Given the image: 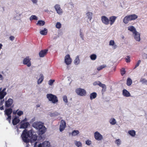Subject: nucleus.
<instances>
[{
    "label": "nucleus",
    "instance_id": "obj_34",
    "mask_svg": "<svg viewBox=\"0 0 147 147\" xmlns=\"http://www.w3.org/2000/svg\"><path fill=\"white\" fill-rule=\"evenodd\" d=\"M79 133V131L78 130H74L72 131L71 134L73 136H75L78 134Z\"/></svg>",
    "mask_w": 147,
    "mask_h": 147
},
{
    "label": "nucleus",
    "instance_id": "obj_52",
    "mask_svg": "<svg viewBox=\"0 0 147 147\" xmlns=\"http://www.w3.org/2000/svg\"><path fill=\"white\" fill-rule=\"evenodd\" d=\"M80 36L82 38V39H84V37H83V35L82 32L80 31Z\"/></svg>",
    "mask_w": 147,
    "mask_h": 147
},
{
    "label": "nucleus",
    "instance_id": "obj_14",
    "mask_svg": "<svg viewBox=\"0 0 147 147\" xmlns=\"http://www.w3.org/2000/svg\"><path fill=\"white\" fill-rule=\"evenodd\" d=\"M101 20L102 22L106 25L109 24V19L105 16H102L101 17Z\"/></svg>",
    "mask_w": 147,
    "mask_h": 147
},
{
    "label": "nucleus",
    "instance_id": "obj_32",
    "mask_svg": "<svg viewBox=\"0 0 147 147\" xmlns=\"http://www.w3.org/2000/svg\"><path fill=\"white\" fill-rule=\"evenodd\" d=\"M109 122L112 125H115L116 123L115 119L114 118H111L109 120Z\"/></svg>",
    "mask_w": 147,
    "mask_h": 147
},
{
    "label": "nucleus",
    "instance_id": "obj_5",
    "mask_svg": "<svg viewBox=\"0 0 147 147\" xmlns=\"http://www.w3.org/2000/svg\"><path fill=\"white\" fill-rule=\"evenodd\" d=\"M12 109L11 108L7 109L4 111L5 114L8 117L6 120L8 121L9 123H10L11 120V114L12 112Z\"/></svg>",
    "mask_w": 147,
    "mask_h": 147
},
{
    "label": "nucleus",
    "instance_id": "obj_23",
    "mask_svg": "<svg viewBox=\"0 0 147 147\" xmlns=\"http://www.w3.org/2000/svg\"><path fill=\"white\" fill-rule=\"evenodd\" d=\"M97 94L95 92H93L91 93L90 94V99L91 100H92L94 99H95L97 96Z\"/></svg>",
    "mask_w": 147,
    "mask_h": 147
},
{
    "label": "nucleus",
    "instance_id": "obj_20",
    "mask_svg": "<svg viewBox=\"0 0 147 147\" xmlns=\"http://www.w3.org/2000/svg\"><path fill=\"white\" fill-rule=\"evenodd\" d=\"M2 88H0V100L3 99L5 96L6 95V92H3L1 91Z\"/></svg>",
    "mask_w": 147,
    "mask_h": 147
},
{
    "label": "nucleus",
    "instance_id": "obj_58",
    "mask_svg": "<svg viewBox=\"0 0 147 147\" xmlns=\"http://www.w3.org/2000/svg\"><path fill=\"white\" fill-rule=\"evenodd\" d=\"M141 62V61L140 60H139L138 61L137 63H138V64H140Z\"/></svg>",
    "mask_w": 147,
    "mask_h": 147
},
{
    "label": "nucleus",
    "instance_id": "obj_26",
    "mask_svg": "<svg viewBox=\"0 0 147 147\" xmlns=\"http://www.w3.org/2000/svg\"><path fill=\"white\" fill-rule=\"evenodd\" d=\"M88 19L91 20L92 19L93 14L92 12H88L86 13Z\"/></svg>",
    "mask_w": 147,
    "mask_h": 147
},
{
    "label": "nucleus",
    "instance_id": "obj_17",
    "mask_svg": "<svg viewBox=\"0 0 147 147\" xmlns=\"http://www.w3.org/2000/svg\"><path fill=\"white\" fill-rule=\"evenodd\" d=\"M117 18V17L114 16H111L110 17L109 20V22H110V24L111 25H112L113 24Z\"/></svg>",
    "mask_w": 147,
    "mask_h": 147
},
{
    "label": "nucleus",
    "instance_id": "obj_44",
    "mask_svg": "<svg viewBox=\"0 0 147 147\" xmlns=\"http://www.w3.org/2000/svg\"><path fill=\"white\" fill-rule=\"evenodd\" d=\"M121 140L119 139H118L116 140L115 142V143L118 146H119L121 144Z\"/></svg>",
    "mask_w": 147,
    "mask_h": 147
},
{
    "label": "nucleus",
    "instance_id": "obj_10",
    "mask_svg": "<svg viewBox=\"0 0 147 147\" xmlns=\"http://www.w3.org/2000/svg\"><path fill=\"white\" fill-rule=\"evenodd\" d=\"M72 61L70 55L69 54L66 55L65 57V62L66 64L69 65L71 63Z\"/></svg>",
    "mask_w": 147,
    "mask_h": 147
},
{
    "label": "nucleus",
    "instance_id": "obj_31",
    "mask_svg": "<svg viewBox=\"0 0 147 147\" xmlns=\"http://www.w3.org/2000/svg\"><path fill=\"white\" fill-rule=\"evenodd\" d=\"M115 42L113 40H111L109 42V45L110 46H113L114 45L113 48L114 49H115L116 48L117 46L116 45H115Z\"/></svg>",
    "mask_w": 147,
    "mask_h": 147
},
{
    "label": "nucleus",
    "instance_id": "obj_13",
    "mask_svg": "<svg viewBox=\"0 0 147 147\" xmlns=\"http://www.w3.org/2000/svg\"><path fill=\"white\" fill-rule=\"evenodd\" d=\"M13 102V100L12 99L9 98L5 102V105L6 107H11Z\"/></svg>",
    "mask_w": 147,
    "mask_h": 147
},
{
    "label": "nucleus",
    "instance_id": "obj_33",
    "mask_svg": "<svg viewBox=\"0 0 147 147\" xmlns=\"http://www.w3.org/2000/svg\"><path fill=\"white\" fill-rule=\"evenodd\" d=\"M132 83V81L130 78H128L127 81V84L128 86H130Z\"/></svg>",
    "mask_w": 147,
    "mask_h": 147
},
{
    "label": "nucleus",
    "instance_id": "obj_49",
    "mask_svg": "<svg viewBox=\"0 0 147 147\" xmlns=\"http://www.w3.org/2000/svg\"><path fill=\"white\" fill-rule=\"evenodd\" d=\"M102 93H104L106 89V87L105 85V87H102Z\"/></svg>",
    "mask_w": 147,
    "mask_h": 147
},
{
    "label": "nucleus",
    "instance_id": "obj_59",
    "mask_svg": "<svg viewBox=\"0 0 147 147\" xmlns=\"http://www.w3.org/2000/svg\"><path fill=\"white\" fill-rule=\"evenodd\" d=\"M37 143V142H35L34 145V147H36V144Z\"/></svg>",
    "mask_w": 147,
    "mask_h": 147
},
{
    "label": "nucleus",
    "instance_id": "obj_53",
    "mask_svg": "<svg viewBox=\"0 0 147 147\" xmlns=\"http://www.w3.org/2000/svg\"><path fill=\"white\" fill-rule=\"evenodd\" d=\"M32 1L34 3H37L38 0H32Z\"/></svg>",
    "mask_w": 147,
    "mask_h": 147
},
{
    "label": "nucleus",
    "instance_id": "obj_41",
    "mask_svg": "<svg viewBox=\"0 0 147 147\" xmlns=\"http://www.w3.org/2000/svg\"><path fill=\"white\" fill-rule=\"evenodd\" d=\"M121 74L122 76H123L126 72L125 69L124 68H122L121 70Z\"/></svg>",
    "mask_w": 147,
    "mask_h": 147
},
{
    "label": "nucleus",
    "instance_id": "obj_27",
    "mask_svg": "<svg viewBox=\"0 0 147 147\" xmlns=\"http://www.w3.org/2000/svg\"><path fill=\"white\" fill-rule=\"evenodd\" d=\"M40 76V78L38 79L37 81V83L38 84L41 83L44 79V76L42 74H41Z\"/></svg>",
    "mask_w": 147,
    "mask_h": 147
},
{
    "label": "nucleus",
    "instance_id": "obj_4",
    "mask_svg": "<svg viewBox=\"0 0 147 147\" xmlns=\"http://www.w3.org/2000/svg\"><path fill=\"white\" fill-rule=\"evenodd\" d=\"M47 97L49 100L51 102L55 104L57 103L58 101L57 96L52 94H47Z\"/></svg>",
    "mask_w": 147,
    "mask_h": 147
},
{
    "label": "nucleus",
    "instance_id": "obj_8",
    "mask_svg": "<svg viewBox=\"0 0 147 147\" xmlns=\"http://www.w3.org/2000/svg\"><path fill=\"white\" fill-rule=\"evenodd\" d=\"M26 120L24 119L20 123V128L26 129L27 128L28 126L30 125L28 122H26Z\"/></svg>",
    "mask_w": 147,
    "mask_h": 147
},
{
    "label": "nucleus",
    "instance_id": "obj_36",
    "mask_svg": "<svg viewBox=\"0 0 147 147\" xmlns=\"http://www.w3.org/2000/svg\"><path fill=\"white\" fill-rule=\"evenodd\" d=\"M140 82H141L142 84H145L147 85V80L142 78L140 79Z\"/></svg>",
    "mask_w": 147,
    "mask_h": 147
},
{
    "label": "nucleus",
    "instance_id": "obj_18",
    "mask_svg": "<svg viewBox=\"0 0 147 147\" xmlns=\"http://www.w3.org/2000/svg\"><path fill=\"white\" fill-rule=\"evenodd\" d=\"M123 95L126 97H129L131 96L130 93L126 90L123 89L122 91Z\"/></svg>",
    "mask_w": 147,
    "mask_h": 147
},
{
    "label": "nucleus",
    "instance_id": "obj_37",
    "mask_svg": "<svg viewBox=\"0 0 147 147\" xmlns=\"http://www.w3.org/2000/svg\"><path fill=\"white\" fill-rule=\"evenodd\" d=\"M106 67V65H102L100 66L99 67H98L97 68V69L98 71H100V70L104 68H105Z\"/></svg>",
    "mask_w": 147,
    "mask_h": 147
},
{
    "label": "nucleus",
    "instance_id": "obj_45",
    "mask_svg": "<svg viewBox=\"0 0 147 147\" xmlns=\"http://www.w3.org/2000/svg\"><path fill=\"white\" fill-rule=\"evenodd\" d=\"M55 80H50L49 81V84L50 86H52Z\"/></svg>",
    "mask_w": 147,
    "mask_h": 147
},
{
    "label": "nucleus",
    "instance_id": "obj_25",
    "mask_svg": "<svg viewBox=\"0 0 147 147\" xmlns=\"http://www.w3.org/2000/svg\"><path fill=\"white\" fill-rule=\"evenodd\" d=\"M40 33L43 35H46L47 33V30L46 28H45L43 30H41L40 31Z\"/></svg>",
    "mask_w": 147,
    "mask_h": 147
},
{
    "label": "nucleus",
    "instance_id": "obj_39",
    "mask_svg": "<svg viewBox=\"0 0 147 147\" xmlns=\"http://www.w3.org/2000/svg\"><path fill=\"white\" fill-rule=\"evenodd\" d=\"M30 20H37L38 19L37 17L35 15L32 16L30 18Z\"/></svg>",
    "mask_w": 147,
    "mask_h": 147
},
{
    "label": "nucleus",
    "instance_id": "obj_57",
    "mask_svg": "<svg viewBox=\"0 0 147 147\" xmlns=\"http://www.w3.org/2000/svg\"><path fill=\"white\" fill-rule=\"evenodd\" d=\"M6 88H4L3 89V90H1V91H2L3 92H6L5 91V90H6Z\"/></svg>",
    "mask_w": 147,
    "mask_h": 147
},
{
    "label": "nucleus",
    "instance_id": "obj_19",
    "mask_svg": "<svg viewBox=\"0 0 147 147\" xmlns=\"http://www.w3.org/2000/svg\"><path fill=\"white\" fill-rule=\"evenodd\" d=\"M37 136L35 135H33L32 132V135L30 137V142L31 143L34 142L37 140Z\"/></svg>",
    "mask_w": 147,
    "mask_h": 147
},
{
    "label": "nucleus",
    "instance_id": "obj_6",
    "mask_svg": "<svg viewBox=\"0 0 147 147\" xmlns=\"http://www.w3.org/2000/svg\"><path fill=\"white\" fill-rule=\"evenodd\" d=\"M76 92L78 95L81 96H85L86 93L85 90L80 88L76 89Z\"/></svg>",
    "mask_w": 147,
    "mask_h": 147
},
{
    "label": "nucleus",
    "instance_id": "obj_43",
    "mask_svg": "<svg viewBox=\"0 0 147 147\" xmlns=\"http://www.w3.org/2000/svg\"><path fill=\"white\" fill-rule=\"evenodd\" d=\"M63 101L66 103L68 102V100L67 98V97L65 95L63 97Z\"/></svg>",
    "mask_w": 147,
    "mask_h": 147
},
{
    "label": "nucleus",
    "instance_id": "obj_42",
    "mask_svg": "<svg viewBox=\"0 0 147 147\" xmlns=\"http://www.w3.org/2000/svg\"><path fill=\"white\" fill-rule=\"evenodd\" d=\"M61 26V24L59 22H57L56 25V28L58 29L60 28Z\"/></svg>",
    "mask_w": 147,
    "mask_h": 147
},
{
    "label": "nucleus",
    "instance_id": "obj_48",
    "mask_svg": "<svg viewBox=\"0 0 147 147\" xmlns=\"http://www.w3.org/2000/svg\"><path fill=\"white\" fill-rule=\"evenodd\" d=\"M86 143L87 145H90L91 144V141L88 140L86 141Z\"/></svg>",
    "mask_w": 147,
    "mask_h": 147
},
{
    "label": "nucleus",
    "instance_id": "obj_28",
    "mask_svg": "<svg viewBox=\"0 0 147 147\" xmlns=\"http://www.w3.org/2000/svg\"><path fill=\"white\" fill-rule=\"evenodd\" d=\"M128 30L133 32V33H135V31H136L135 28L133 26L128 27Z\"/></svg>",
    "mask_w": 147,
    "mask_h": 147
},
{
    "label": "nucleus",
    "instance_id": "obj_50",
    "mask_svg": "<svg viewBox=\"0 0 147 147\" xmlns=\"http://www.w3.org/2000/svg\"><path fill=\"white\" fill-rule=\"evenodd\" d=\"M4 99H3V100H1L0 101V106H1L3 105V102H4Z\"/></svg>",
    "mask_w": 147,
    "mask_h": 147
},
{
    "label": "nucleus",
    "instance_id": "obj_60",
    "mask_svg": "<svg viewBox=\"0 0 147 147\" xmlns=\"http://www.w3.org/2000/svg\"><path fill=\"white\" fill-rule=\"evenodd\" d=\"M2 45L1 44H0V49L2 48Z\"/></svg>",
    "mask_w": 147,
    "mask_h": 147
},
{
    "label": "nucleus",
    "instance_id": "obj_21",
    "mask_svg": "<svg viewBox=\"0 0 147 147\" xmlns=\"http://www.w3.org/2000/svg\"><path fill=\"white\" fill-rule=\"evenodd\" d=\"M20 121V119L17 117H15L12 120V123L13 125H16Z\"/></svg>",
    "mask_w": 147,
    "mask_h": 147
},
{
    "label": "nucleus",
    "instance_id": "obj_2",
    "mask_svg": "<svg viewBox=\"0 0 147 147\" xmlns=\"http://www.w3.org/2000/svg\"><path fill=\"white\" fill-rule=\"evenodd\" d=\"M32 135V131L31 130L28 131L26 129H25L22 132L21 135L23 141L25 143H28L30 142L28 138L31 137Z\"/></svg>",
    "mask_w": 147,
    "mask_h": 147
},
{
    "label": "nucleus",
    "instance_id": "obj_16",
    "mask_svg": "<svg viewBox=\"0 0 147 147\" xmlns=\"http://www.w3.org/2000/svg\"><path fill=\"white\" fill-rule=\"evenodd\" d=\"M47 51L48 50L47 49L41 50L39 53V56L40 57H44L46 55Z\"/></svg>",
    "mask_w": 147,
    "mask_h": 147
},
{
    "label": "nucleus",
    "instance_id": "obj_24",
    "mask_svg": "<svg viewBox=\"0 0 147 147\" xmlns=\"http://www.w3.org/2000/svg\"><path fill=\"white\" fill-rule=\"evenodd\" d=\"M128 133L130 136L132 137H134L136 134L135 131L133 130L129 131Z\"/></svg>",
    "mask_w": 147,
    "mask_h": 147
},
{
    "label": "nucleus",
    "instance_id": "obj_3",
    "mask_svg": "<svg viewBox=\"0 0 147 147\" xmlns=\"http://www.w3.org/2000/svg\"><path fill=\"white\" fill-rule=\"evenodd\" d=\"M137 18L138 16L135 14L127 15L124 18L123 22L125 24H127L129 21L134 20Z\"/></svg>",
    "mask_w": 147,
    "mask_h": 147
},
{
    "label": "nucleus",
    "instance_id": "obj_12",
    "mask_svg": "<svg viewBox=\"0 0 147 147\" xmlns=\"http://www.w3.org/2000/svg\"><path fill=\"white\" fill-rule=\"evenodd\" d=\"M55 8L57 13L59 15H61L63 13L62 10L61 9L60 5H56L54 6Z\"/></svg>",
    "mask_w": 147,
    "mask_h": 147
},
{
    "label": "nucleus",
    "instance_id": "obj_55",
    "mask_svg": "<svg viewBox=\"0 0 147 147\" xmlns=\"http://www.w3.org/2000/svg\"><path fill=\"white\" fill-rule=\"evenodd\" d=\"M139 64H138V63H137V64H136V65H135V66L134 68V69H135L137 67H138L139 65Z\"/></svg>",
    "mask_w": 147,
    "mask_h": 147
},
{
    "label": "nucleus",
    "instance_id": "obj_54",
    "mask_svg": "<svg viewBox=\"0 0 147 147\" xmlns=\"http://www.w3.org/2000/svg\"><path fill=\"white\" fill-rule=\"evenodd\" d=\"M19 110V109H18L16 111H14L13 112V114H14V115H16V113L17 114V111H18V110Z\"/></svg>",
    "mask_w": 147,
    "mask_h": 147
},
{
    "label": "nucleus",
    "instance_id": "obj_61",
    "mask_svg": "<svg viewBox=\"0 0 147 147\" xmlns=\"http://www.w3.org/2000/svg\"><path fill=\"white\" fill-rule=\"evenodd\" d=\"M36 107H40V105H36Z\"/></svg>",
    "mask_w": 147,
    "mask_h": 147
},
{
    "label": "nucleus",
    "instance_id": "obj_30",
    "mask_svg": "<svg viewBox=\"0 0 147 147\" xmlns=\"http://www.w3.org/2000/svg\"><path fill=\"white\" fill-rule=\"evenodd\" d=\"M80 62V60L79 59L78 56H77L74 61V63L76 65H77Z\"/></svg>",
    "mask_w": 147,
    "mask_h": 147
},
{
    "label": "nucleus",
    "instance_id": "obj_56",
    "mask_svg": "<svg viewBox=\"0 0 147 147\" xmlns=\"http://www.w3.org/2000/svg\"><path fill=\"white\" fill-rule=\"evenodd\" d=\"M0 110H4V108L3 106H2L0 107Z\"/></svg>",
    "mask_w": 147,
    "mask_h": 147
},
{
    "label": "nucleus",
    "instance_id": "obj_11",
    "mask_svg": "<svg viewBox=\"0 0 147 147\" xmlns=\"http://www.w3.org/2000/svg\"><path fill=\"white\" fill-rule=\"evenodd\" d=\"M94 136L95 139L98 140H101L103 139L102 136L98 131L94 133Z\"/></svg>",
    "mask_w": 147,
    "mask_h": 147
},
{
    "label": "nucleus",
    "instance_id": "obj_40",
    "mask_svg": "<svg viewBox=\"0 0 147 147\" xmlns=\"http://www.w3.org/2000/svg\"><path fill=\"white\" fill-rule=\"evenodd\" d=\"M75 144L78 147L81 146L82 145V143L80 142H78L76 141H75Z\"/></svg>",
    "mask_w": 147,
    "mask_h": 147
},
{
    "label": "nucleus",
    "instance_id": "obj_35",
    "mask_svg": "<svg viewBox=\"0 0 147 147\" xmlns=\"http://www.w3.org/2000/svg\"><path fill=\"white\" fill-rule=\"evenodd\" d=\"M49 142L48 141H45L44 142L42 143V144L40 143L38 146V147H43V145L44 144H46L47 146L48 143H49Z\"/></svg>",
    "mask_w": 147,
    "mask_h": 147
},
{
    "label": "nucleus",
    "instance_id": "obj_7",
    "mask_svg": "<svg viewBox=\"0 0 147 147\" xmlns=\"http://www.w3.org/2000/svg\"><path fill=\"white\" fill-rule=\"evenodd\" d=\"M31 59L29 57H27L24 58L23 61V63L26 65L28 67H30L31 65Z\"/></svg>",
    "mask_w": 147,
    "mask_h": 147
},
{
    "label": "nucleus",
    "instance_id": "obj_1",
    "mask_svg": "<svg viewBox=\"0 0 147 147\" xmlns=\"http://www.w3.org/2000/svg\"><path fill=\"white\" fill-rule=\"evenodd\" d=\"M33 126L38 130L39 135H42L44 134L47 130L45 127L39 122H34L33 124Z\"/></svg>",
    "mask_w": 147,
    "mask_h": 147
},
{
    "label": "nucleus",
    "instance_id": "obj_15",
    "mask_svg": "<svg viewBox=\"0 0 147 147\" xmlns=\"http://www.w3.org/2000/svg\"><path fill=\"white\" fill-rule=\"evenodd\" d=\"M134 34V38L135 39L138 41H140V34L137 31H135Z\"/></svg>",
    "mask_w": 147,
    "mask_h": 147
},
{
    "label": "nucleus",
    "instance_id": "obj_63",
    "mask_svg": "<svg viewBox=\"0 0 147 147\" xmlns=\"http://www.w3.org/2000/svg\"><path fill=\"white\" fill-rule=\"evenodd\" d=\"M26 147H28L27 145Z\"/></svg>",
    "mask_w": 147,
    "mask_h": 147
},
{
    "label": "nucleus",
    "instance_id": "obj_22",
    "mask_svg": "<svg viewBox=\"0 0 147 147\" xmlns=\"http://www.w3.org/2000/svg\"><path fill=\"white\" fill-rule=\"evenodd\" d=\"M93 85H98L100 86L101 87H105V84H102L100 81H98V82H96L94 83Z\"/></svg>",
    "mask_w": 147,
    "mask_h": 147
},
{
    "label": "nucleus",
    "instance_id": "obj_9",
    "mask_svg": "<svg viewBox=\"0 0 147 147\" xmlns=\"http://www.w3.org/2000/svg\"><path fill=\"white\" fill-rule=\"evenodd\" d=\"M66 126V123L65 121L63 120H61L59 127L60 131L61 132L64 130Z\"/></svg>",
    "mask_w": 147,
    "mask_h": 147
},
{
    "label": "nucleus",
    "instance_id": "obj_51",
    "mask_svg": "<svg viewBox=\"0 0 147 147\" xmlns=\"http://www.w3.org/2000/svg\"><path fill=\"white\" fill-rule=\"evenodd\" d=\"M14 37L12 36H11L10 37H9V39L10 40H14Z\"/></svg>",
    "mask_w": 147,
    "mask_h": 147
},
{
    "label": "nucleus",
    "instance_id": "obj_47",
    "mask_svg": "<svg viewBox=\"0 0 147 147\" xmlns=\"http://www.w3.org/2000/svg\"><path fill=\"white\" fill-rule=\"evenodd\" d=\"M125 61L127 63H128L130 62V57L129 56H127V58L125 59Z\"/></svg>",
    "mask_w": 147,
    "mask_h": 147
},
{
    "label": "nucleus",
    "instance_id": "obj_38",
    "mask_svg": "<svg viewBox=\"0 0 147 147\" xmlns=\"http://www.w3.org/2000/svg\"><path fill=\"white\" fill-rule=\"evenodd\" d=\"M91 59L92 60H95L96 58V56L95 54H93L90 56Z\"/></svg>",
    "mask_w": 147,
    "mask_h": 147
},
{
    "label": "nucleus",
    "instance_id": "obj_46",
    "mask_svg": "<svg viewBox=\"0 0 147 147\" xmlns=\"http://www.w3.org/2000/svg\"><path fill=\"white\" fill-rule=\"evenodd\" d=\"M23 114V112L22 111H19L17 113V114L19 116H21Z\"/></svg>",
    "mask_w": 147,
    "mask_h": 147
},
{
    "label": "nucleus",
    "instance_id": "obj_29",
    "mask_svg": "<svg viewBox=\"0 0 147 147\" xmlns=\"http://www.w3.org/2000/svg\"><path fill=\"white\" fill-rule=\"evenodd\" d=\"M45 22L44 21L40 20L38 21L37 25H38L40 26H43L45 24Z\"/></svg>",
    "mask_w": 147,
    "mask_h": 147
},
{
    "label": "nucleus",
    "instance_id": "obj_62",
    "mask_svg": "<svg viewBox=\"0 0 147 147\" xmlns=\"http://www.w3.org/2000/svg\"><path fill=\"white\" fill-rule=\"evenodd\" d=\"M2 77V76L1 75V74H0V78H1Z\"/></svg>",
    "mask_w": 147,
    "mask_h": 147
}]
</instances>
